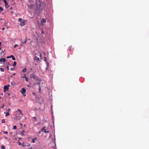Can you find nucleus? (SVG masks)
<instances>
[{"label":"nucleus","instance_id":"obj_20","mask_svg":"<svg viewBox=\"0 0 149 149\" xmlns=\"http://www.w3.org/2000/svg\"><path fill=\"white\" fill-rule=\"evenodd\" d=\"M16 61H14V63L13 64V66H15L16 65Z\"/></svg>","mask_w":149,"mask_h":149},{"label":"nucleus","instance_id":"obj_40","mask_svg":"<svg viewBox=\"0 0 149 149\" xmlns=\"http://www.w3.org/2000/svg\"><path fill=\"white\" fill-rule=\"evenodd\" d=\"M22 77L23 78H25L24 76H24H22Z\"/></svg>","mask_w":149,"mask_h":149},{"label":"nucleus","instance_id":"obj_22","mask_svg":"<svg viewBox=\"0 0 149 149\" xmlns=\"http://www.w3.org/2000/svg\"><path fill=\"white\" fill-rule=\"evenodd\" d=\"M1 148H2V149H6L5 146H1Z\"/></svg>","mask_w":149,"mask_h":149},{"label":"nucleus","instance_id":"obj_30","mask_svg":"<svg viewBox=\"0 0 149 149\" xmlns=\"http://www.w3.org/2000/svg\"><path fill=\"white\" fill-rule=\"evenodd\" d=\"M4 104H3V106H2V107H0V109L1 108H3V107H4Z\"/></svg>","mask_w":149,"mask_h":149},{"label":"nucleus","instance_id":"obj_3","mask_svg":"<svg viewBox=\"0 0 149 149\" xmlns=\"http://www.w3.org/2000/svg\"><path fill=\"white\" fill-rule=\"evenodd\" d=\"M30 77L31 78H33L35 79L38 80V77L36 75H35L33 73L31 74L30 75Z\"/></svg>","mask_w":149,"mask_h":149},{"label":"nucleus","instance_id":"obj_19","mask_svg":"<svg viewBox=\"0 0 149 149\" xmlns=\"http://www.w3.org/2000/svg\"><path fill=\"white\" fill-rule=\"evenodd\" d=\"M13 130H16L17 129V127L16 126H13Z\"/></svg>","mask_w":149,"mask_h":149},{"label":"nucleus","instance_id":"obj_24","mask_svg":"<svg viewBox=\"0 0 149 149\" xmlns=\"http://www.w3.org/2000/svg\"><path fill=\"white\" fill-rule=\"evenodd\" d=\"M24 131H22V132L21 133V134L23 136V135H24Z\"/></svg>","mask_w":149,"mask_h":149},{"label":"nucleus","instance_id":"obj_37","mask_svg":"<svg viewBox=\"0 0 149 149\" xmlns=\"http://www.w3.org/2000/svg\"><path fill=\"white\" fill-rule=\"evenodd\" d=\"M16 74L15 73H13V75H15Z\"/></svg>","mask_w":149,"mask_h":149},{"label":"nucleus","instance_id":"obj_4","mask_svg":"<svg viewBox=\"0 0 149 149\" xmlns=\"http://www.w3.org/2000/svg\"><path fill=\"white\" fill-rule=\"evenodd\" d=\"M9 85H8L7 86H5L4 87V92L7 91L9 89V87L10 86Z\"/></svg>","mask_w":149,"mask_h":149},{"label":"nucleus","instance_id":"obj_46","mask_svg":"<svg viewBox=\"0 0 149 149\" xmlns=\"http://www.w3.org/2000/svg\"><path fill=\"white\" fill-rule=\"evenodd\" d=\"M1 47H0V50H1Z\"/></svg>","mask_w":149,"mask_h":149},{"label":"nucleus","instance_id":"obj_27","mask_svg":"<svg viewBox=\"0 0 149 149\" xmlns=\"http://www.w3.org/2000/svg\"><path fill=\"white\" fill-rule=\"evenodd\" d=\"M18 46V45H17V44H16L14 46V48H15L16 47H17Z\"/></svg>","mask_w":149,"mask_h":149},{"label":"nucleus","instance_id":"obj_45","mask_svg":"<svg viewBox=\"0 0 149 149\" xmlns=\"http://www.w3.org/2000/svg\"><path fill=\"white\" fill-rule=\"evenodd\" d=\"M44 58L45 59H46V58L45 57H44Z\"/></svg>","mask_w":149,"mask_h":149},{"label":"nucleus","instance_id":"obj_7","mask_svg":"<svg viewBox=\"0 0 149 149\" xmlns=\"http://www.w3.org/2000/svg\"><path fill=\"white\" fill-rule=\"evenodd\" d=\"M12 58L13 60H15V58L14 57V56H13V55H11L10 56H8L7 57V58Z\"/></svg>","mask_w":149,"mask_h":149},{"label":"nucleus","instance_id":"obj_21","mask_svg":"<svg viewBox=\"0 0 149 149\" xmlns=\"http://www.w3.org/2000/svg\"><path fill=\"white\" fill-rule=\"evenodd\" d=\"M5 122V120L4 119H3L2 120V123H4Z\"/></svg>","mask_w":149,"mask_h":149},{"label":"nucleus","instance_id":"obj_39","mask_svg":"<svg viewBox=\"0 0 149 149\" xmlns=\"http://www.w3.org/2000/svg\"><path fill=\"white\" fill-rule=\"evenodd\" d=\"M40 84V82H39V83H38V85H39V84Z\"/></svg>","mask_w":149,"mask_h":149},{"label":"nucleus","instance_id":"obj_12","mask_svg":"<svg viewBox=\"0 0 149 149\" xmlns=\"http://www.w3.org/2000/svg\"><path fill=\"white\" fill-rule=\"evenodd\" d=\"M4 113L6 114V116H8L10 115V113H9V112H4Z\"/></svg>","mask_w":149,"mask_h":149},{"label":"nucleus","instance_id":"obj_16","mask_svg":"<svg viewBox=\"0 0 149 149\" xmlns=\"http://www.w3.org/2000/svg\"><path fill=\"white\" fill-rule=\"evenodd\" d=\"M45 127H43L41 130H46Z\"/></svg>","mask_w":149,"mask_h":149},{"label":"nucleus","instance_id":"obj_6","mask_svg":"<svg viewBox=\"0 0 149 149\" xmlns=\"http://www.w3.org/2000/svg\"><path fill=\"white\" fill-rule=\"evenodd\" d=\"M3 1L5 3V6L6 8H8L9 7L8 3H7L6 0H3Z\"/></svg>","mask_w":149,"mask_h":149},{"label":"nucleus","instance_id":"obj_44","mask_svg":"<svg viewBox=\"0 0 149 149\" xmlns=\"http://www.w3.org/2000/svg\"><path fill=\"white\" fill-rule=\"evenodd\" d=\"M1 42H0V45H1Z\"/></svg>","mask_w":149,"mask_h":149},{"label":"nucleus","instance_id":"obj_41","mask_svg":"<svg viewBox=\"0 0 149 149\" xmlns=\"http://www.w3.org/2000/svg\"><path fill=\"white\" fill-rule=\"evenodd\" d=\"M24 95V96H26V95H25V94H24V95Z\"/></svg>","mask_w":149,"mask_h":149},{"label":"nucleus","instance_id":"obj_35","mask_svg":"<svg viewBox=\"0 0 149 149\" xmlns=\"http://www.w3.org/2000/svg\"><path fill=\"white\" fill-rule=\"evenodd\" d=\"M22 145L23 146H24V143H22V145Z\"/></svg>","mask_w":149,"mask_h":149},{"label":"nucleus","instance_id":"obj_28","mask_svg":"<svg viewBox=\"0 0 149 149\" xmlns=\"http://www.w3.org/2000/svg\"><path fill=\"white\" fill-rule=\"evenodd\" d=\"M0 10L1 11H2L3 10V9L2 7H0Z\"/></svg>","mask_w":149,"mask_h":149},{"label":"nucleus","instance_id":"obj_10","mask_svg":"<svg viewBox=\"0 0 149 149\" xmlns=\"http://www.w3.org/2000/svg\"><path fill=\"white\" fill-rule=\"evenodd\" d=\"M5 59L4 58H1L0 59V61L1 62H4L5 61Z\"/></svg>","mask_w":149,"mask_h":149},{"label":"nucleus","instance_id":"obj_36","mask_svg":"<svg viewBox=\"0 0 149 149\" xmlns=\"http://www.w3.org/2000/svg\"><path fill=\"white\" fill-rule=\"evenodd\" d=\"M7 70H8L9 69V67H8V66H7Z\"/></svg>","mask_w":149,"mask_h":149},{"label":"nucleus","instance_id":"obj_47","mask_svg":"<svg viewBox=\"0 0 149 149\" xmlns=\"http://www.w3.org/2000/svg\"><path fill=\"white\" fill-rule=\"evenodd\" d=\"M48 63H47V65H48Z\"/></svg>","mask_w":149,"mask_h":149},{"label":"nucleus","instance_id":"obj_1","mask_svg":"<svg viewBox=\"0 0 149 149\" xmlns=\"http://www.w3.org/2000/svg\"><path fill=\"white\" fill-rule=\"evenodd\" d=\"M40 57L41 58V54L39 52L36 54L35 58L34 60H36L37 61H40Z\"/></svg>","mask_w":149,"mask_h":149},{"label":"nucleus","instance_id":"obj_5","mask_svg":"<svg viewBox=\"0 0 149 149\" xmlns=\"http://www.w3.org/2000/svg\"><path fill=\"white\" fill-rule=\"evenodd\" d=\"M26 89L25 88H23L21 90L20 92L22 94H23L26 92Z\"/></svg>","mask_w":149,"mask_h":149},{"label":"nucleus","instance_id":"obj_33","mask_svg":"<svg viewBox=\"0 0 149 149\" xmlns=\"http://www.w3.org/2000/svg\"><path fill=\"white\" fill-rule=\"evenodd\" d=\"M14 68H11L10 69V70H11V71H12V70H14Z\"/></svg>","mask_w":149,"mask_h":149},{"label":"nucleus","instance_id":"obj_23","mask_svg":"<svg viewBox=\"0 0 149 149\" xmlns=\"http://www.w3.org/2000/svg\"><path fill=\"white\" fill-rule=\"evenodd\" d=\"M42 132H44L45 133H48L49 131H42Z\"/></svg>","mask_w":149,"mask_h":149},{"label":"nucleus","instance_id":"obj_11","mask_svg":"<svg viewBox=\"0 0 149 149\" xmlns=\"http://www.w3.org/2000/svg\"><path fill=\"white\" fill-rule=\"evenodd\" d=\"M24 76L25 78V79L26 81H29V79L27 78V77H26V75L25 74H24Z\"/></svg>","mask_w":149,"mask_h":149},{"label":"nucleus","instance_id":"obj_25","mask_svg":"<svg viewBox=\"0 0 149 149\" xmlns=\"http://www.w3.org/2000/svg\"><path fill=\"white\" fill-rule=\"evenodd\" d=\"M19 141H18V143L19 145H22V143L21 142H19Z\"/></svg>","mask_w":149,"mask_h":149},{"label":"nucleus","instance_id":"obj_15","mask_svg":"<svg viewBox=\"0 0 149 149\" xmlns=\"http://www.w3.org/2000/svg\"><path fill=\"white\" fill-rule=\"evenodd\" d=\"M33 118L34 120L36 122L37 121V120L36 117H34Z\"/></svg>","mask_w":149,"mask_h":149},{"label":"nucleus","instance_id":"obj_32","mask_svg":"<svg viewBox=\"0 0 149 149\" xmlns=\"http://www.w3.org/2000/svg\"><path fill=\"white\" fill-rule=\"evenodd\" d=\"M10 108H9L8 109V112H9V111H10Z\"/></svg>","mask_w":149,"mask_h":149},{"label":"nucleus","instance_id":"obj_2","mask_svg":"<svg viewBox=\"0 0 149 149\" xmlns=\"http://www.w3.org/2000/svg\"><path fill=\"white\" fill-rule=\"evenodd\" d=\"M18 21L20 22V25L22 26H24L26 24V22H27V20L24 19H22L21 18H19L18 19Z\"/></svg>","mask_w":149,"mask_h":149},{"label":"nucleus","instance_id":"obj_38","mask_svg":"<svg viewBox=\"0 0 149 149\" xmlns=\"http://www.w3.org/2000/svg\"><path fill=\"white\" fill-rule=\"evenodd\" d=\"M40 133H41V132H40V131H39V132H38V134H40Z\"/></svg>","mask_w":149,"mask_h":149},{"label":"nucleus","instance_id":"obj_9","mask_svg":"<svg viewBox=\"0 0 149 149\" xmlns=\"http://www.w3.org/2000/svg\"><path fill=\"white\" fill-rule=\"evenodd\" d=\"M37 138L36 137H35L34 138L32 139V142L33 143H35L36 142V141L37 140Z\"/></svg>","mask_w":149,"mask_h":149},{"label":"nucleus","instance_id":"obj_34","mask_svg":"<svg viewBox=\"0 0 149 149\" xmlns=\"http://www.w3.org/2000/svg\"><path fill=\"white\" fill-rule=\"evenodd\" d=\"M32 94L33 95H36V93L34 92H33Z\"/></svg>","mask_w":149,"mask_h":149},{"label":"nucleus","instance_id":"obj_18","mask_svg":"<svg viewBox=\"0 0 149 149\" xmlns=\"http://www.w3.org/2000/svg\"><path fill=\"white\" fill-rule=\"evenodd\" d=\"M15 82L14 81H12L11 83V84L13 85H15Z\"/></svg>","mask_w":149,"mask_h":149},{"label":"nucleus","instance_id":"obj_26","mask_svg":"<svg viewBox=\"0 0 149 149\" xmlns=\"http://www.w3.org/2000/svg\"><path fill=\"white\" fill-rule=\"evenodd\" d=\"M39 92H40L41 91V88L40 86H39Z\"/></svg>","mask_w":149,"mask_h":149},{"label":"nucleus","instance_id":"obj_31","mask_svg":"<svg viewBox=\"0 0 149 149\" xmlns=\"http://www.w3.org/2000/svg\"><path fill=\"white\" fill-rule=\"evenodd\" d=\"M26 40L24 42H22V43H25V44L26 43Z\"/></svg>","mask_w":149,"mask_h":149},{"label":"nucleus","instance_id":"obj_48","mask_svg":"<svg viewBox=\"0 0 149 149\" xmlns=\"http://www.w3.org/2000/svg\"><path fill=\"white\" fill-rule=\"evenodd\" d=\"M1 97H0V99H1Z\"/></svg>","mask_w":149,"mask_h":149},{"label":"nucleus","instance_id":"obj_29","mask_svg":"<svg viewBox=\"0 0 149 149\" xmlns=\"http://www.w3.org/2000/svg\"><path fill=\"white\" fill-rule=\"evenodd\" d=\"M3 132L5 134H7L8 133V132L7 131H3Z\"/></svg>","mask_w":149,"mask_h":149},{"label":"nucleus","instance_id":"obj_13","mask_svg":"<svg viewBox=\"0 0 149 149\" xmlns=\"http://www.w3.org/2000/svg\"><path fill=\"white\" fill-rule=\"evenodd\" d=\"M17 110L19 112V113L21 114V115H23V114L22 113V112L21 111L20 109H18Z\"/></svg>","mask_w":149,"mask_h":149},{"label":"nucleus","instance_id":"obj_43","mask_svg":"<svg viewBox=\"0 0 149 149\" xmlns=\"http://www.w3.org/2000/svg\"><path fill=\"white\" fill-rule=\"evenodd\" d=\"M18 139H21V138H19Z\"/></svg>","mask_w":149,"mask_h":149},{"label":"nucleus","instance_id":"obj_14","mask_svg":"<svg viewBox=\"0 0 149 149\" xmlns=\"http://www.w3.org/2000/svg\"><path fill=\"white\" fill-rule=\"evenodd\" d=\"M26 71V68H24L22 70L23 72H25Z\"/></svg>","mask_w":149,"mask_h":149},{"label":"nucleus","instance_id":"obj_8","mask_svg":"<svg viewBox=\"0 0 149 149\" xmlns=\"http://www.w3.org/2000/svg\"><path fill=\"white\" fill-rule=\"evenodd\" d=\"M46 22V19H44V18H42V20L41 22V24L42 25H43V24H42V23H45Z\"/></svg>","mask_w":149,"mask_h":149},{"label":"nucleus","instance_id":"obj_42","mask_svg":"<svg viewBox=\"0 0 149 149\" xmlns=\"http://www.w3.org/2000/svg\"><path fill=\"white\" fill-rule=\"evenodd\" d=\"M42 33H44V31H42Z\"/></svg>","mask_w":149,"mask_h":149},{"label":"nucleus","instance_id":"obj_17","mask_svg":"<svg viewBox=\"0 0 149 149\" xmlns=\"http://www.w3.org/2000/svg\"><path fill=\"white\" fill-rule=\"evenodd\" d=\"M0 70L2 72H3L4 71V69L3 68H0Z\"/></svg>","mask_w":149,"mask_h":149}]
</instances>
